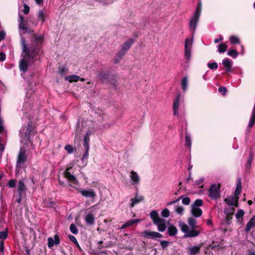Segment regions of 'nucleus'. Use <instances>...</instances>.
Instances as JSON below:
<instances>
[{
	"instance_id": "obj_2",
	"label": "nucleus",
	"mask_w": 255,
	"mask_h": 255,
	"mask_svg": "<svg viewBox=\"0 0 255 255\" xmlns=\"http://www.w3.org/2000/svg\"><path fill=\"white\" fill-rule=\"evenodd\" d=\"M188 223L192 229L190 230L188 226L183 222H180L179 224L181 231L184 233L183 238L197 237L200 234V232L195 229L197 224L196 220L192 217H190L188 219Z\"/></svg>"
},
{
	"instance_id": "obj_8",
	"label": "nucleus",
	"mask_w": 255,
	"mask_h": 255,
	"mask_svg": "<svg viewBox=\"0 0 255 255\" xmlns=\"http://www.w3.org/2000/svg\"><path fill=\"white\" fill-rule=\"evenodd\" d=\"M32 127L28 124L26 127H23L19 130L20 137L24 140H27L29 138V134L31 131Z\"/></svg>"
},
{
	"instance_id": "obj_38",
	"label": "nucleus",
	"mask_w": 255,
	"mask_h": 255,
	"mask_svg": "<svg viewBox=\"0 0 255 255\" xmlns=\"http://www.w3.org/2000/svg\"><path fill=\"white\" fill-rule=\"evenodd\" d=\"M242 186H241V179H239L236 187V189L235 191V194L236 195H238L240 194L241 192Z\"/></svg>"
},
{
	"instance_id": "obj_12",
	"label": "nucleus",
	"mask_w": 255,
	"mask_h": 255,
	"mask_svg": "<svg viewBox=\"0 0 255 255\" xmlns=\"http://www.w3.org/2000/svg\"><path fill=\"white\" fill-rule=\"evenodd\" d=\"M78 191L81 195L85 197L94 199L96 196L95 192L92 189L88 190L81 188L79 189Z\"/></svg>"
},
{
	"instance_id": "obj_27",
	"label": "nucleus",
	"mask_w": 255,
	"mask_h": 255,
	"mask_svg": "<svg viewBox=\"0 0 255 255\" xmlns=\"http://www.w3.org/2000/svg\"><path fill=\"white\" fill-rule=\"evenodd\" d=\"M150 217L152 220L153 223L160 218L158 212L156 210H153L150 212Z\"/></svg>"
},
{
	"instance_id": "obj_23",
	"label": "nucleus",
	"mask_w": 255,
	"mask_h": 255,
	"mask_svg": "<svg viewBox=\"0 0 255 255\" xmlns=\"http://www.w3.org/2000/svg\"><path fill=\"white\" fill-rule=\"evenodd\" d=\"M237 201V199L234 197H229L225 199V201L227 204L232 206L236 205Z\"/></svg>"
},
{
	"instance_id": "obj_14",
	"label": "nucleus",
	"mask_w": 255,
	"mask_h": 255,
	"mask_svg": "<svg viewBox=\"0 0 255 255\" xmlns=\"http://www.w3.org/2000/svg\"><path fill=\"white\" fill-rule=\"evenodd\" d=\"M154 224L157 226L158 230L159 232H163L166 230V222L165 219L160 218Z\"/></svg>"
},
{
	"instance_id": "obj_42",
	"label": "nucleus",
	"mask_w": 255,
	"mask_h": 255,
	"mask_svg": "<svg viewBox=\"0 0 255 255\" xmlns=\"http://www.w3.org/2000/svg\"><path fill=\"white\" fill-rule=\"evenodd\" d=\"M86 149V151L84 154L82 156V160L83 162H84L85 161L87 160L89 156V150L90 147H84Z\"/></svg>"
},
{
	"instance_id": "obj_29",
	"label": "nucleus",
	"mask_w": 255,
	"mask_h": 255,
	"mask_svg": "<svg viewBox=\"0 0 255 255\" xmlns=\"http://www.w3.org/2000/svg\"><path fill=\"white\" fill-rule=\"evenodd\" d=\"M46 16V14L45 11H44L43 10H40L38 11V19L39 20H41L42 23H43L45 21Z\"/></svg>"
},
{
	"instance_id": "obj_58",
	"label": "nucleus",
	"mask_w": 255,
	"mask_h": 255,
	"mask_svg": "<svg viewBox=\"0 0 255 255\" xmlns=\"http://www.w3.org/2000/svg\"><path fill=\"white\" fill-rule=\"evenodd\" d=\"M181 197H182L180 196L179 198H178V199H176L175 200L168 202L167 203V206H170V205H172V204H173L174 203H176L178 202L180 200Z\"/></svg>"
},
{
	"instance_id": "obj_9",
	"label": "nucleus",
	"mask_w": 255,
	"mask_h": 255,
	"mask_svg": "<svg viewBox=\"0 0 255 255\" xmlns=\"http://www.w3.org/2000/svg\"><path fill=\"white\" fill-rule=\"evenodd\" d=\"M141 235L145 238L151 239H157L162 238V235L158 232L145 230L141 233Z\"/></svg>"
},
{
	"instance_id": "obj_13",
	"label": "nucleus",
	"mask_w": 255,
	"mask_h": 255,
	"mask_svg": "<svg viewBox=\"0 0 255 255\" xmlns=\"http://www.w3.org/2000/svg\"><path fill=\"white\" fill-rule=\"evenodd\" d=\"M180 99L181 95L178 94L173 101V109L174 116H178L179 115L178 109L180 106Z\"/></svg>"
},
{
	"instance_id": "obj_17",
	"label": "nucleus",
	"mask_w": 255,
	"mask_h": 255,
	"mask_svg": "<svg viewBox=\"0 0 255 255\" xmlns=\"http://www.w3.org/2000/svg\"><path fill=\"white\" fill-rule=\"evenodd\" d=\"M144 199L142 196L139 195L138 193L136 192L135 194V196L133 198H131L130 199V208H132L135 205L140 203L141 201H143Z\"/></svg>"
},
{
	"instance_id": "obj_62",
	"label": "nucleus",
	"mask_w": 255,
	"mask_h": 255,
	"mask_svg": "<svg viewBox=\"0 0 255 255\" xmlns=\"http://www.w3.org/2000/svg\"><path fill=\"white\" fill-rule=\"evenodd\" d=\"M223 38L222 36H220L219 38H216L214 40V42L215 43H217L220 41H222L223 40Z\"/></svg>"
},
{
	"instance_id": "obj_60",
	"label": "nucleus",
	"mask_w": 255,
	"mask_h": 255,
	"mask_svg": "<svg viewBox=\"0 0 255 255\" xmlns=\"http://www.w3.org/2000/svg\"><path fill=\"white\" fill-rule=\"evenodd\" d=\"M4 242L3 241H0V251L1 252H3L4 251Z\"/></svg>"
},
{
	"instance_id": "obj_31",
	"label": "nucleus",
	"mask_w": 255,
	"mask_h": 255,
	"mask_svg": "<svg viewBox=\"0 0 255 255\" xmlns=\"http://www.w3.org/2000/svg\"><path fill=\"white\" fill-rule=\"evenodd\" d=\"M253 160V155L252 154H250L249 157L248 158L247 163L246 164V170H249L251 168V165Z\"/></svg>"
},
{
	"instance_id": "obj_28",
	"label": "nucleus",
	"mask_w": 255,
	"mask_h": 255,
	"mask_svg": "<svg viewBox=\"0 0 255 255\" xmlns=\"http://www.w3.org/2000/svg\"><path fill=\"white\" fill-rule=\"evenodd\" d=\"M231 64L232 61L228 58H225L223 61V65L226 68L227 71H231Z\"/></svg>"
},
{
	"instance_id": "obj_16",
	"label": "nucleus",
	"mask_w": 255,
	"mask_h": 255,
	"mask_svg": "<svg viewBox=\"0 0 255 255\" xmlns=\"http://www.w3.org/2000/svg\"><path fill=\"white\" fill-rule=\"evenodd\" d=\"M71 169V167L68 168L65 171V176L68 179V180L73 184H78V182L76 179V177L71 174L69 170Z\"/></svg>"
},
{
	"instance_id": "obj_6",
	"label": "nucleus",
	"mask_w": 255,
	"mask_h": 255,
	"mask_svg": "<svg viewBox=\"0 0 255 255\" xmlns=\"http://www.w3.org/2000/svg\"><path fill=\"white\" fill-rule=\"evenodd\" d=\"M193 44V38H187L185 41L184 55L187 61L191 59V49Z\"/></svg>"
},
{
	"instance_id": "obj_43",
	"label": "nucleus",
	"mask_w": 255,
	"mask_h": 255,
	"mask_svg": "<svg viewBox=\"0 0 255 255\" xmlns=\"http://www.w3.org/2000/svg\"><path fill=\"white\" fill-rule=\"evenodd\" d=\"M175 211L177 214L182 215L183 214L184 209L182 206H177L175 207Z\"/></svg>"
},
{
	"instance_id": "obj_52",
	"label": "nucleus",
	"mask_w": 255,
	"mask_h": 255,
	"mask_svg": "<svg viewBox=\"0 0 255 255\" xmlns=\"http://www.w3.org/2000/svg\"><path fill=\"white\" fill-rule=\"evenodd\" d=\"M16 185V181L14 179H11L8 181V186L10 188L14 187Z\"/></svg>"
},
{
	"instance_id": "obj_48",
	"label": "nucleus",
	"mask_w": 255,
	"mask_h": 255,
	"mask_svg": "<svg viewBox=\"0 0 255 255\" xmlns=\"http://www.w3.org/2000/svg\"><path fill=\"white\" fill-rule=\"evenodd\" d=\"M208 66L211 69L214 70L218 68V64L216 62L209 63Z\"/></svg>"
},
{
	"instance_id": "obj_7",
	"label": "nucleus",
	"mask_w": 255,
	"mask_h": 255,
	"mask_svg": "<svg viewBox=\"0 0 255 255\" xmlns=\"http://www.w3.org/2000/svg\"><path fill=\"white\" fill-rule=\"evenodd\" d=\"M209 197L212 199H217L220 197V186L212 184L209 189Z\"/></svg>"
},
{
	"instance_id": "obj_55",
	"label": "nucleus",
	"mask_w": 255,
	"mask_h": 255,
	"mask_svg": "<svg viewBox=\"0 0 255 255\" xmlns=\"http://www.w3.org/2000/svg\"><path fill=\"white\" fill-rule=\"evenodd\" d=\"M98 77L101 80H102L103 81L104 80V79L105 78H107V74H105L103 72H101L99 75H98Z\"/></svg>"
},
{
	"instance_id": "obj_24",
	"label": "nucleus",
	"mask_w": 255,
	"mask_h": 255,
	"mask_svg": "<svg viewBox=\"0 0 255 255\" xmlns=\"http://www.w3.org/2000/svg\"><path fill=\"white\" fill-rule=\"evenodd\" d=\"M80 79V77L76 75H71L65 77V80L70 83L77 82Z\"/></svg>"
},
{
	"instance_id": "obj_39",
	"label": "nucleus",
	"mask_w": 255,
	"mask_h": 255,
	"mask_svg": "<svg viewBox=\"0 0 255 255\" xmlns=\"http://www.w3.org/2000/svg\"><path fill=\"white\" fill-rule=\"evenodd\" d=\"M228 55L235 58L238 56V53L236 50L229 49V51H228Z\"/></svg>"
},
{
	"instance_id": "obj_1",
	"label": "nucleus",
	"mask_w": 255,
	"mask_h": 255,
	"mask_svg": "<svg viewBox=\"0 0 255 255\" xmlns=\"http://www.w3.org/2000/svg\"><path fill=\"white\" fill-rule=\"evenodd\" d=\"M43 41V36L42 35L34 34L31 40V45L27 46L24 38L21 37L22 58L20 60L19 64L20 71L25 73L27 71L30 63L34 62V58L39 53Z\"/></svg>"
},
{
	"instance_id": "obj_44",
	"label": "nucleus",
	"mask_w": 255,
	"mask_h": 255,
	"mask_svg": "<svg viewBox=\"0 0 255 255\" xmlns=\"http://www.w3.org/2000/svg\"><path fill=\"white\" fill-rule=\"evenodd\" d=\"M185 146L190 147L191 145V140L190 135L186 134L185 136Z\"/></svg>"
},
{
	"instance_id": "obj_40",
	"label": "nucleus",
	"mask_w": 255,
	"mask_h": 255,
	"mask_svg": "<svg viewBox=\"0 0 255 255\" xmlns=\"http://www.w3.org/2000/svg\"><path fill=\"white\" fill-rule=\"evenodd\" d=\"M90 136H87L85 134L83 140V146L84 147H90Z\"/></svg>"
},
{
	"instance_id": "obj_30",
	"label": "nucleus",
	"mask_w": 255,
	"mask_h": 255,
	"mask_svg": "<svg viewBox=\"0 0 255 255\" xmlns=\"http://www.w3.org/2000/svg\"><path fill=\"white\" fill-rule=\"evenodd\" d=\"M177 229L174 226H170L168 228V234L170 236H173L177 234Z\"/></svg>"
},
{
	"instance_id": "obj_37",
	"label": "nucleus",
	"mask_w": 255,
	"mask_h": 255,
	"mask_svg": "<svg viewBox=\"0 0 255 255\" xmlns=\"http://www.w3.org/2000/svg\"><path fill=\"white\" fill-rule=\"evenodd\" d=\"M244 211L242 209L239 210L237 211V213L236 214V218L238 220V222H240V219H241V220H243L242 217L244 216Z\"/></svg>"
},
{
	"instance_id": "obj_61",
	"label": "nucleus",
	"mask_w": 255,
	"mask_h": 255,
	"mask_svg": "<svg viewBox=\"0 0 255 255\" xmlns=\"http://www.w3.org/2000/svg\"><path fill=\"white\" fill-rule=\"evenodd\" d=\"M5 35V34L3 31H0V41L4 39Z\"/></svg>"
},
{
	"instance_id": "obj_11",
	"label": "nucleus",
	"mask_w": 255,
	"mask_h": 255,
	"mask_svg": "<svg viewBox=\"0 0 255 255\" xmlns=\"http://www.w3.org/2000/svg\"><path fill=\"white\" fill-rule=\"evenodd\" d=\"M26 159L27 157L25 155V150L21 148L16 162V168L21 167L26 161Z\"/></svg>"
},
{
	"instance_id": "obj_36",
	"label": "nucleus",
	"mask_w": 255,
	"mask_h": 255,
	"mask_svg": "<svg viewBox=\"0 0 255 255\" xmlns=\"http://www.w3.org/2000/svg\"><path fill=\"white\" fill-rule=\"evenodd\" d=\"M227 49V45L225 43H221L218 45V52L219 53L225 52Z\"/></svg>"
},
{
	"instance_id": "obj_19",
	"label": "nucleus",
	"mask_w": 255,
	"mask_h": 255,
	"mask_svg": "<svg viewBox=\"0 0 255 255\" xmlns=\"http://www.w3.org/2000/svg\"><path fill=\"white\" fill-rule=\"evenodd\" d=\"M140 220L138 219L129 220L126 222L125 224H124L121 227V229L122 230L125 229L126 228L131 226L134 224L138 223V222H140Z\"/></svg>"
},
{
	"instance_id": "obj_4",
	"label": "nucleus",
	"mask_w": 255,
	"mask_h": 255,
	"mask_svg": "<svg viewBox=\"0 0 255 255\" xmlns=\"http://www.w3.org/2000/svg\"><path fill=\"white\" fill-rule=\"evenodd\" d=\"M203 205V201L201 199L196 200L191 205V215L196 218L200 217L202 214V211L199 208Z\"/></svg>"
},
{
	"instance_id": "obj_45",
	"label": "nucleus",
	"mask_w": 255,
	"mask_h": 255,
	"mask_svg": "<svg viewBox=\"0 0 255 255\" xmlns=\"http://www.w3.org/2000/svg\"><path fill=\"white\" fill-rule=\"evenodd\" d=\"M64 148L69 154L73 153L75 149L72 145L70 144H67L65 145Z\"/></svg>"
},
{
	"instance_id": "obj_53",
	"label": "nucleus",
	"mask_w": 255,
	"mask_h": 255,
	"mask_svg": "<svg viewBox=\"0 0 255 255\" xmlns=\"http://www.w3.org/2000/svg\"><path fill=\"white\" fill-rule=\"evenodd\" d=\"M24 7H23V9H22V11L23 12V13L25 14H27L29 13V6L26 4L25 3H24Z\"/></svg>"
},
{
	"instance_id": "obj_54",
	"label": "nucleus",
	"mask_w": 255,
	"mask_h": 255,
	"mask_svg": "<svg viewBox=\"0 0 255 255\" xmlns=\"http://www.w3.org/2000/svg\"><path fill=\"white\" fill-rule=\"evenodd\" d=\"M219 92L222 93V95H224L226 94L227 90L225 87H221L219 88Z\"/></svg>"
},
{
	"instance_id": "obj_59",
	"label": "nucleus",
	"mask_w": 255,
	"mask_h": 255,
	"mask_svg": "<svg viewBox=\"0 0 255 255\" xmlns=\"http://www.w3.org/2000/svg\"><path fill=\"white\" fill-rule=\"evenodd\" d=\"M6 58L5 55L4 53L0 52V61H3L5 60Z\"/></svg>"
},
{
	"instance_id": "obj_26",
	"label": "nucleus",
	"mask_w": 255,
	"mask_h": 255,
	"mask_svg": "<svg viewBox=\"0 0 255 255\" xmlns=\"http://www.w3.org/2000/svg\"><path fill=\"white\" fill-rule=\"evenodd\" d=\"M19 20V28L20 30H26L27 29L26 24L23 21V16L20 14L19 15V20Z\"/></svg>"
},
{
	"instance_id": "obj_35",
	"label": "nucleus",
	"mask_w": 255,
	"mask_h": 255,
	"mask_svg": "<svg viewBox=\"0 0 255 255\" xmlns=\"http://www.w3.org/2000/svg\"><path fill=\"white\" fill-rule=\"evenodd\" d=\"M43 203L45 206L50 207L53 206V202L51 198H48L43 199Z\"/></svg>"
},
{
	"instance_id": "obj_34",
	"label": "nucleus",
	"mask_w": 255,
	"mask_h": 255,
	"mask_svg": "<svg viewBox=\"0 0 255 255\" xmlns=\"http://www.w3.org/2000/svg\"><path fill=\"white\" fill-rule=\"evenodd\" d=\"M226 214V222L227 224L231 223V220L233 218V213L232 212H229L227 211H225Z\"/></svg>"
},
{
	"instance_id": "obj_22",
	"label": "nucleus",
	"mask_w": 255,
	"mask_h": 255,
	"mask_svg": "<svg viewBox=\"0 0 255 255\" xmlns=\"http://www.w3.org/2000/svg\"><path fill=\"white\" fill-rule=\"evenodd\" d=\"M86 223L90 225H92L95 223V218L94 215L91 213H88L85 217Z\"/></svg>"
},
{
	"instance_id": "obj_21",
	"label": "nucleus",
	"mask_w": 255,
	"mask_h": 255,
	"mask_svg": "<svg viewBox=\"0 0 255 255\" xmlns=\"http://www.w3.org/2000/svg\"><path fill=\"white\" fill-rule=\"evenodd\" d=\"M255 124V103L253 107V109L252 112V115L250 119L249 123L248 124V128H251Z\"/></svg>"
},
{
	"instance_id": "obj_64",
	"label": "nucleus",
	"mask_w": 255,
	"mask_h": 255,
	"mask_svg": "<svg viewBox=\"0 0 255 255\" xmlns=\"http://www.w3.org/2000/svg\"><path fill=\"white\" fill-rule=\"evenodd\" d=\"M93 133V131L90 130V129H88L86 133H85V135H86L87 136H90Z\"/></svg>"
},
{
	"instance_id": "obj_50",
	"label": "nucleus",
	"mask_w": 255,
	"mask_h": 255,
	"mask_svg": "<svg viewBox=\"0 0 255 255\" xmlns=\"http://www.w3.org/2000/svg\"><path fill=\"white\" fill-rule=\"evenodd\" d=\"M182 202L185 205H188L190 203V199L189 197H184L182 198Z\"/></svg>"
},
{
	"instance_id": "obj_41",
	"label": "nucleus",
	"mask_w": 255,
	"mask_h": 255,
	"mask_svg": "<svg viewBox=\"0 0 255 255\" xmlns=\"http://www.w3.org/2000/svg\"><path fill=\"white\" fill-rule=\"evenodd\" d=\"M8 236V231L5 230L4 231L0 232V239L1 241L5 240Z\"/></svg>"
},
{
	"instance_id": "obj_20",
	"label": "nucleus",
	"mask_w": 255,
	"mask_h": 255,
	"mask_svg": "<svg viewBox=\"0 0 255 255\" xmlns=\"http://www.w3.org/2000/svg\"><path fill=\"white\" fill-rule=\"evenodd\" d=\"M202 245L190 247L188 249L190 255H195L200 252Z\"/></svg>"
},
{
	"instance_id": "obj_57",
	"label": "nucleus",
	"mask_w": 255,
	"mask_h": 255,
	"mask_svg": "<svg viewBox=\"0 0 255 255\" xmlns=\"http://www.w3.org/2000/svg\"><path fill=\"white\" fill-rule=\"evenodd\" d=\"M68 238L70 240V241L71 242H72L73 243L77 244V241L76 238L74 236L69 235H68Z\"/></svg>"
},
{
	"instance_id": "obj_49",
	"label": "nucleus",
	"mask_w": 255,
	"mask_h": 255,
	"mask_svg": "<svg viewBox=\"0 0 255 255\" xmlns=\"http://www.w3.org/2000/svg\"><path fill=\"white\" fill-rule=\"evenodd\" d=\"M160 244L162 247V249H164L169 246L170 243L166 241H161L160 242Z\"/></svg>"
},
{
	"instance_id": "obj_25",
	"label": "nucleus",
	"mask_w": 255,
	"mask_h": 255,
	"mask_svg": "<svg viewBox=\"0 0 255 255\" xmlns=\"http://www.w3.org/2000/svg\"><path fill=\"white\" fill-rule=\"evenodd\" d=\"M25 186L23 181H19L18 185V192L19 196H21L25 192Z\"/></svg>"
},
{
	"instance_id": "obj_5",
	"label": "nucleus",
	"mask_w": 255,
	"mask_h": 255,
	"mask_svg": "<svg viewBox=\"0 0 255 255\" xmlns=\"http://www.w3.org/2000/svg\"><path fill=\"white\" fill-rule=\"evenodd\" d=\"M134 42V39L133 38H130L123 44L121 49L117 54V57L119 60L121 59L125 56Z\"/></svg>"
},
{
	"instance_id": "obj_15",
	"label": "nucleus",
	"mask_w": 255,
	"mask_h": 255,
	"mask_svg": "<svg viewBox=\"0 0 255 255\" xmlns=\"http://www.w3.org/2000/svg\"><path fill=\"white\" fill-rule=\"evenodd\" d=\"M48 247L50 249L52 248L54 245H58L60 244V239L59 236L56 234L54 236V238L49 237L47 239Z\"/></svg>"
},
{
	"instance_id": "obj_46",
	"label": "nucleus",
	"mask_w": 255,
	"mask_h": 255,
	"mask_svg": "<svg viewBox=\"0 0 255 255\" xmlns=\"http://www.w3.org/2000/svg\"><path fill=\"white\" fill-rule=\"evenodd\" d=\"M70 231L74 234L76 235L78 233V230L75 225L72 224L70 226Z\"/></svg>"
},
{
	"instance_id": "obj_51",
	"label": "nucleus",
	"mask_w": 255,
	"mask_h": 255,
	"mask_svg": "<svg viewBox=\"0 0 255 255\" xmlns=\"http://www.w3.org/2000/svg\"><path fill=\"white\" fill-rule=\"evenodd\" d=\"M204 179L203 177L200 178L196 181V184L199 186V187H202L203 185L202 184L204 182Z\"/></svg>"
},
{
	"instance_id": "obj_3",
	"label": "nucleus",
	"mask_w": 255,
	"mask_h": 255,
	"mask_svg": "<svg viewBox=\"0 0 255 255\" xmlns=\"http://www.w3.org/2000/svg\"><path fill=\"white\" fill-rule=\"evenodd\" d=\"M201 10L202 4L201 1H200L198 3L195 13L191 17L189 23L190 29L193 32L196 30V26L201 13Z\"/></svg>"
},
{
	"instance_id": "obj_33",
	"label": "nucleus",
	"mask_w": 255,
	"mask_h": 255,
	"mask_svg": "<svg viewBox=\"0 0 255 255\" xmlns=\"http://www.w3.org/2000/svg\"><path fill=\"white\" fill-rule=\"evenodd\" d=\"M229 40L232 44H239L240 43V38L235 35H232L230 37Z\"/></svg>"
},
{
	"instance_id": "obj_18",
	"label": "nucleus",
	"mask_w": 255,
	"mask_h": 255,
	"mask_svg": "<svg viewBox=\"0 0 255 255\" xmlns=\"http://www.w3.org/2000/svg\"><path fill=\"white\" fill-rule=\"evenodd\" d=\"M255 227V215L251 218L247 224L245 231L249 233L252 229Z\"/></svg>"
},
{
	"instance_id": "obj_10",
	"label": "nucleus",
	"mask_w": 255,
	"mask_h": 255,
	"mask_svg": "<svg viewBox=\"0 0 255 255\" xmlns=\"http://www.w3.org/2000/svg\"><path fill=\"white\" fill-rule=\"evenodd\" d=\"M130 183L134 186H137L140 184V178L137 172L132 170L129 172Z\"/></svg>"
},
{
	"instance_id": "obj_47",
	"label": "nucleus",
	"mask_w": 255,
	"mask_h": 255,
	"mask_svg": "<svg viewBox=\"0 0 255 255\" xmlns=\"http://www.w3.org/2000/svg\"><path fill=\"white\" fill-rule=\"evenodd\" d=\"M169 215V211L167 208H165L161 211V215L164 218L168 217Z\"/></svg>"
},
{
	"instance_id": "obj_56",
	"label": "nucleus",
	"mask_w": 255,
	"mask_h": 255,
	"mask_svg": "<svg viewBox=\"0 0 255 255\" xmlns=\"http://www.w3.org/2000/svg\"><path fill=\"white\" fill-rule=\"evenodd\" d=\"M67 69L64 66L60 67L59 68V73L60 74H63Z\"/></svg>"
},
{
	"instance_id": "obj_63",
	"label": "nucleus",
	"mask_w": 255,
	"mask_h": 255,
	"mask_svg": "<svg viewBox=\"0 0 255 255\" xmlns=\"http://www.w3.org/2000/svg\"><path fill=\"white\" fill-rule=\"evenodd\" d=\"M2 130H3L2 120L0 118V132H2Z\"/></svg>"
},
{
	"instance_id": "obj_32",
	"label": "nucleus",
	"mask_w": 255,
	"mask_h": 255,
	"mask_svg": "<svg viewBox=\"0 0 255 255\" xmlns=\"http://www.w3.org/2000/svg\"><path fill=\"white\" fill-rule=\"evenodd\" d=\"M181 86L183 91H186L188 87V78L184 77L181 81Z\"/></svg>"
}]
</instances>
